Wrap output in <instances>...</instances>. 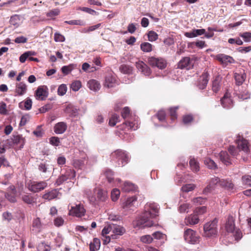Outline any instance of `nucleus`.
<instances>
[{"label":"nucleus","mask_w":251,"mask_h":251,"mask_svg":"<svg viewBox=\"0 0 251 251\" xmlns=\"http://www.w3.org/2000/svg\"><path fill=\"white\" fill-rule=\"evenodd\" d=\"M116 84V79L112 75H108L105 77L104 86L107 88L114 87Z\"/></svg>","instance_id":"30"},{"label":"nucleus","mask_w":251,"mask_h":251,"mask_svg":"<svg viewBox=\"0 0 251 251\" xmlns=\"http://www.w3.org/2000/svg\"><path fill=\"white\" fill-rule=\"evenodd\" d=\"M58 191L56 189H54L45 193L43 196V198L46 200L50 201L55 198H56L58 197Z\"/></svg>","instance_id":"24"},{"label":"nucleus","mask_w":251,"mask_h":251,"mask_svg":"<svg viewBox=\"0 0 251 251\" xmlns=\"http://www.w3.org/2000/svg\"><path fill=\"white\" fill-rule=\"evenodd\" d=\"M219 157L220 160L226 165H228L231 164L230 158L226 151H221L219 153Z\"/></svg>","instance_id":"26"},{"label":"nucleus","mask_w":251,"mask_h":251,"mask_svg":"<svg viewBox=\"0 0 251 251\" xmlns=\"http://www.w3.org/2000/svg\"><path fill=\"white\" fill-rule=\"evenodd\" d=\"M66 180H72L75 178V172L71 168H67L64 174H63Z\"/></svg>","instance_id":"33"},{"label":"nucleus","mask_w":251,"mask_h":251,"mask_svg":"<svg viewBox=\"0 0 251 251\" xmlns=\"http://www.w3.org/2000/svg\"><path fill=\"white\" fill-rule=\"evenodd\" d=\"M10 23L15 26L18 27L21 23L20 16L18 15L12 16L10 18Z\"/></svg>","instance_id":"38"},{"label":"nucleus","mask_w":251,"mask_h":251,"mask_svg":"<svg viewBox=\"0 0 251 251\" xmlns=\"http://www.w3.org/2000/svg\"><path fill=\"white\" fill-rule=\"evenodd\" d=\"M49 169V165L44 163H41L39 165L38 169L40 171L46 173Z\"/></svg>","instance_id":"64"},{"label":"nucleus","mask_w":251,"mask_h":251,"mask_svg":"<svg viewBox=\"0 0 251 251\" xmlns=\"http://www.w3.org/2000/svg\"><path fill=\"white\" fill-rule=\"evenodd\" d=\"M241 91L239 92L238 95V97L242 100H246L250 98V94L246 90L242 88Z\"/></svg>","instance_id":"47"},{"label":"nucleus","mask_w":251,"mask_h":251,"mask_svg":"<svg viewBox=\"0 0 251 251\" xmlns=\"http://www.w3.org/2000/svg\"><path fill=\"white\" fill-rule=\"evenodd\" d=\"M190 166L193 172L199 170V165L195 158H191L189 161Z\"/></svg>","instance_id":"39"},{"label":"nucleus","mask_w":251,"mask_h":251,"mask_svg":"<svg viewBox=\"0 0 251 251\" xmlns=\"http://www.w3.org/2000/svg\"><path fill=\"white\" fill-rule=\"evenodd\" d=\"M206 199L201 197H199L193 199V202L196 205H200L204 203Z\"/></svg>","instance_id":"54"},{"label":"nucleus","mask_w":251,"mask_h":251,"mask_svg":"<svg viewBox=\"0 0 251 251\" xmlns=\"http://www.w3.org/2000/svg\"><path fill=\"white\" fill-rule=\"evenodd\" d=\"M220 186L229 190H232L234 188L233 184L229 179H221Z\"/></svg>","instance_id":"28"},{"label":"nucleus","mask_w":251,"mask_h":251,"mask_svg":"<svg viewBox=\"0 0 251 251\" xmlns=\"http://www.w3.org/2000/svg\"><path fill=\"white\" fill-rule=\"evenodd\" d=\"M152 236L154 239L157 240H165L166 236L165 234L162 233L160 231H156L152 234Z\"/></svg>","instance_id":"52"},{"label":"nucleus","mask_w":251,"mask_h":251,"mask_svg":"<svg viewBox=\"0 0 251 251\" xmlns=\"http://www.w3.org/2000/svg\"><path fill=\"white\" fill-rule=\"evenodd\" d=\"M204 163L210 169H214L217 168V165L215 162L210 158H206L204 161Z\"/></svg>","instance_id":"40"},{"label":"nucleus","mask_w":251,"mask_h":251,"mask_svg":"<svg viewBox=\"0 0 251 251\" xmlns=\"http://www.w3.org/2000/svg\"><path fill=\"white\" fill-rule=\"evenodd\" d=\"M86 213V210L83 204L79 203L75 206H72L69 210V214L76 217H81Z\"/></svg>","instance_id":"6"},{"label":"nucleus","mask_w":251,"mask_h":251,"mask_svg":"<svg viewBox=\"0 0 251 251\" xmlns=\"http://www.w3.org/2000/svg\"><path fill=\"white\" fill-rule=\"evenodd\" d=\"M120 195V190L117 188L113 189L111 191V197L112 201H116L118 200Z\"/></svg>","instance_id":"43"},{"label":"nucleus","mask_w":251,"mask_h":251,"mask_svg":"<svg viewBox=\"0 0 251 251\" xmlns=\"http://www.w3.org/2000/svg\"><path fill=\"white\" fill-rule=\"evenodd\" d=\"M47 185V183L45 181L40 182L32 181L28 184L27 187L29 191L34 193H37L45 189Z\"/></svg>","instance_id":"5"},{"label":"nucleus","mask_w":251,"mask_h":251,"mask_svg":"<svg viewBox=\"0 0 251 251\" xmlns=\"http://www.w3.org/2000/svg\"><path fill=\"white\" fill-rule=\"evenodd\" d=\"M136 66L137 69L144 75L149 76L151 74V70L148 66L142 61L136 62Z\"/></svg>","instance_id":"17"},{"label":"nucleus","mask_w":251,"mask_h":251,"mask_svg":"<svg viewBox=\"0 0 251 251\" xmlns=\"http://www.w3.org/2000/svg\"><path fill=\"white\" fill-rule=\"evenodd\" d=\"M111 160L114 162L117 167L123 166L126 165L129 160V156L125 151L117 150L113 152L111 154Z\"/></svg>","instance_id":"2"},{"label":"nucleus","mask_w":251,"mask_h":251,"mask_svg":"<svg viewBox=\"0 0 251 251\" xmlns=\"http://www.w3.org/2000/svg\"><path fill=\"white\" fill-rule=\"evenodd\" d=\"M221 101L222 106L225 108L228 109L233 106V101L230 98V95L228 93H226L225 94Z\"/></svg>","instance_id":"15"},{"label":"nucleus","mask_w":251,"mask_h":251,"mask_svg":"<svg viewBox=\"0 0 251 251\" xmlns=\"http://www.w3.org/2000/svg\"><path fill=\"white\" fill-rule=\"evenodd\" d=\"M121 188L124 192H130L135 191L137 189V187L135 184L131 182L126 181L121 186Z\"/></svg>","instance_id":"21"},{"label":"nucleus","mask_w":251,"mask_h":251,"mask_svg":"<svg viewBox=\"0 0 251 251\" xmlns=\"http://www.w3.org/2000/svg\"><path fill=\"white\" fill-rule=\"evenodd\" d=\"M226 229L228 232H234L235 230V225L234 221L232 216H228L226 224Z\"/></svg>","instance_id":"23"},{"label":"nucleus","mask_w":251,"mask_h":251,"mask_svg":"<svg viewBox=\"0 0 251 251\" xmlns=\"http://www.w3.org/2000/svg\"><path fill=\"white\" fill-rule=\"evenodd\" d=\"M112 225V233L111 237L113 239H117L119 238V236L124 234L126 230L123 226L116 225L111 224Z\"/></svg>","instance_id":"7"},{"label":"nucleus","mask_w":251,"mask_h":251,"mask_svg":"<svg viewBox=\"0 0 251 251\" xmlns=\"http://www.w3.org/2000/svg\"><path fill=\"white\" fill-rule=\"evenodd\" d=\"M105 175L109 182L111 183L113 181V172L110 170H107L105 172Z\"/></svg>","instance_id":"62"},{"label":"nucleus","mask_w":251,"mask_h":251,"mask_svg":"<svg viewBox=\"0 0 251 251\" xmlns=\"http://www.w3.org/2000/svg\"><path fill=\"white\" fill-rule=\"evenodd\" d=\"M67 128V124L63 122L56 124L54 126V131L56 134H60L65 132Z\"/></svg>","instance_id":"18"},{"label":"nucleus","mask_w":251,"mask_h":251,"mask_svg":"<svg viewBox=\"0 0 251 251\" xmlns=\"http://www.w3.org/2000/svg\"><path fill=\"white\" fill-rule=\"evenodd\" d=\"M137 197L134 196L128 198L126 201L123 203L122 207L126 210H131L133 207L138 206Z\"/></svg>","instance_id":"9"},{"label":"nucleus","mask_w":251,"mask_h":251,"mask_svg":"<svg viewBox=\"0 0 251 251\" xmlns=\"http://www.w3.org/2000/svg\"><path fill=\"white\" fill-rule=\"evenodd\" d=\"M64 223V219L61 217H58L54 220V224L56 226H62Z\"/></svg>","instance_id":"63"},{"label":"nucleus","mask_w":251,"mask_h":251,"mask_svg":"<svg viewBox=\"0 0 251 251\" xmlns=\"http://www.w3.org/2000/svg\"><path fill=\"white\" fill-rule=\"evenodd\" d=\"M148 40L150 42L156 41L158 37V35L154 31L151 30L148 33Z\"/></svg>","instance_id":"45"},{"label":"nucleus","mask_w":251,"mask_h":251,"mask_svg":"<svg viewBox=\"0 0 251 251\" xmlns=\"http://www.w3.org/2000/svg\"><path fill=\"white\" fill-rule=\"evenodd\" d=\"M195 188V186L193 184H188L183 185L181 187V190L183 192L188 193L189 192L193 191Z\"/></svg>","instance_id":"51"},{"label":"nucleus","mask_w":251,"mask_h":251,"mask_svg":"<svg viewBox=\"0 0 251 251\" xmlns=\"http://www.w3.org/2000/svg\"><path fill=\"white\" fill-rule=\"evenodd\" d=\"M193 66V63L190 57H185L179 61L178 67L180 69H190Z\"/></svg>","instance_id":"16"},{"label":"nucleus","mask_w":251,"mask_h":251,"mask_svg":"<svg viewBox=\"0 0 251 251\" xmlns=\"http://www.w3.org/2000/svg\"><path fill=\"white\" fill-rule=\"evenodd\" d=\"M36 55V52L35 51H26L20 56V57L19 58L20 61L21 63H23L26 61V60L27 58L28 59L29 58V57L33 56V55Z\"/></svg>","instance_id":"34"},{"label":"nucleus","mask_w":251,"mask_h":251,"mask_svg":"<svg viewBox=\"0 0 251 251\" xmlns=\"http://www.w3.org/2000/svg\"><path fill=\"white\" fill-rule=\"evenodd\" d=\"M110 232H112V225L110 224L107 226H105L101 231V235L103 237L107 235V234H109Z\"/></svg>","instance_id":"55"},{"label":"nucleus","mask_w":251,"mask_h":251,"mask_svg":"<svg viewBox=\"0 0 251 251\" xmlns=\"http://www.w3.org/2000/svg\"><path fill=\"white\" fill-rule=\"evenodd\" d=\"M42 226V224L39 218H36L33 220V230H35V231L36 232H39L41 230Z\"/></svg>","instance_id":"31"},{"label":"nucleus","mask_w":251,"mask_h":251,"mask_svg":"<svg viewBox=\"0 0 251 251\" xmlns=\"http://www.w3.org/2000/svg\"><path fill=\"white\" fill-rule=\"evenodd\" d=\"M208 75L207 72H204L200 76L198 84V87L200 89H203L206 87L209 80Z\"/></svg>","instance_id":"19"},{"label":"nucleus","mask_w":251,"mask_h":251,"mask_svg":"<svg viewBox=\"0 0 251 251\" xmlns=\"http://www.w3.org/2000/svg\"><path fill=\"white\" fill-rule=\"evenodd\" d=\"M75 65L74 64H70L68 66H64L61 68V71L62 73L67 75L69 74L74 68Z\"/></svg>","instance_id":"42"},{"label":"nucleus","mask_w":251,"mask_h":251,"mask_svg":"<svg viewBox=\"0 0 251 251\" xmlns=\"http://www.w3.org/2000/svg\"><path fill=\"white\" fill-rule=\"evenodd\" d=\"M120 117L118 115L114 114L112 115L111 118L109 119V124L110 126H114L116 124L119 122Z\"/></svg>","instance_id":"46"},{"label":"nucleus","mask_w":251,"mask_h":251,"mask_svg":"<svg viewBox=\"0 0 251 251\" xmlns=\"http://www.w3.org/2000/svg\"><path fill=\"white\" fill-rule=\"evenodd\" d=\"M184 238L187 242L195 244L199 242V237L195 231L188 228L185 230L184 232Z\"/></svg>","instance_id":"4"},{"label":"nucleus","mask_w":251,"mask_h":251,"mask_svg":"<svg viewBox=\"0 0 251 251\" xmlns=\"http://www.w3.org/2000/svg\"><path fill=\"white\" fill-rule=\"evenodd\" d=\"M200 220L197 215L193 212V214L186 217L184 219V223L187 226H193L198 224Z\"/></svg>","instance_id":"14"},{"label":"nucleus","mask_w":251,"mask_h":251,"mask_svg":"<svg viewBox=\"0 0 251 251\" xmlns=\"http://www.w3.org/2000/svg\"><path fill=\"white\" fill-rule=\"evenodd\" d=\"M81 87V83L79 80H75L71 85V88L75 92L78 91Z\"/></svg>","instance_id":"44"},{"label":"nucleus","mask_w":251,"mask_h":251,"mask_svg":"<svg viewBox=\"0 0 251 251\" xmlns=\"http://www.w3.org/2000/svg\"><path fill=\"white\" fill-rule=\"evenodd\" d=\"M22 200L26 203L33 205L36 202V199L30 195H24L22 196Z\"/></svg>","instance_id":"32"},{"label":"nucleus","mask_w":251,"mask_h":251,"mask_svg":"<svg viewBox=\"0 0 251 251\" xmlns=\"http://www.w3.org/2000/svg\"><path fill=\"white\" fill-rule=\"evenodd\" d=\"M65 112L72 117H75L78 114L77 109L72 104H69L66 106Z\"/></svg>","instance_id":"25"},{"label":"nucleus","mask_w":251,"mask_h":251,"mask_svg":"<svg viewBox=\"0 0 251 251\" xmlns=\"http://www.w3.org/2000/svg\"><path fill=\"white\" fill-rule=\"evenodd\" d=\"M158 205L155 203H147L145 206L144 212L136 221V226L144 228L154 226L153 219L158 215Z\"/></svg>","instance_id":"1"},{"label":"nucleus","mask_w":251,"mask_h":251,"mask_svg":"<svg viewBox=\"0 0 251 251\" xmlns=\"http://www.w3.org/2000/svg\"><path fill=\"white\" fill-rule=\"evenodd\" d=\"M237 148L240 151H243L246 153H248L250 151L248 146V142L247 140L240 137L236 140Z\"/></svg>","instance_id":"12"},{"label":"nucleus","mask_w":251,"mask_h":251,"mask_svg":"<svg viewBox=\"0 0 251 251\" xmlns=\"http://www.w3.org/2000/svg\"><path fill=\"white\" fill-rule=\"evenodd\" d=\"M148 63L152 67H156L160 69H164L166 66V62L164 59L162 58L159 59L154 57L149 58Z\"/></svg>","instance_id":"10"},{"label":"nucleus","mask_w":251,"mask_h":251,"mask_svg":"<svg viewBox=\"0 0 251 251\" xmlns=\"http://www.w3.org/2000/svg\"><path fill=\"white\" fill-rule=\"evenodd\" d=\"M79 9L82 11L85 12L92 15H97L98 14V13L97 12H96L94 10H93L88 7H80Z\"/></svg>","instance_id":"59"},{"label":"nucleus","mask_w":251,"mask_h":251,"mask_svg":"<svg viewBox=\"0 0 251 251\" xmlns=\"http://www.w3.org/2000/svg\"><path fill=\"white\" fill-rule=\"evenodd\" d=\"M217 220L214 219L206 223L203 226L204 236L207 237H214L217 234Z\"/></svg>","instance_id":"3"},{"label":"nucleus","mask_w":251,"mask_h":251,"mask_svg":"<svg viewBox=\"0 0 251 251\" xmlns=\"http://www.w3.org/2000/svg\"><path fill=\"white\" fill-rule=\"evenodd\" d=\"M87 86L92 91L97 92L99 91L100 87V83L95 79H91L87 82Z\"/></svg>","instance_id":"22"},{"label":"nucleus","mask_w":251,"mask_h":251,"mask_svg":"<svg viewBox=\"0 0 251 251\" xmlns=\"http://www.w3.org/2000/svg\"><path fill=\"white\" fill-rule=\"evenodd\" d=\"M240 36L244 39L246 42H250L251 41V32H245L240 34Z\"/></svg>","instance_id":"56"},{"label":"nucleus","mask_w":251,"mask_h":251,"mask_svg":"<svg viewBox=\"0 0 251 251\" xmlns=\"http://www.w3.org/2000/svg\"><path fill=\"white\" fill-rule=\"evenodd\" d=\"M100 241L98 238H95L93 242L90 244V251H96L100 249Z\"/></svg>","instance_id":"29"},{"label":"nucleus","mask_w":251,"mask_h":251,"mask_svg":"<svg viewBox=\"0 0 251 251\" xmlns=\"http://www.w3.org/2000/svg\"><path fill=\"white\" fill-rule=\"evenodd\" d=\"M221 179L218 177L212 178L209 182L208 184L203 190L204 194H207L214 190L216 186H220Z\"/></svg>","instance_id":"8"},{"label":"nucleus","mask_w":251,"mask_h":251,"mask_svg":"<svg viewBox=\"0 0 251 251\" xmlns=\"http://www.w3.org/2000/svg\"><path fill=\"white\" fill-rule=\"evenodd\" d=\"M125 124L127 126L128 128L129 129H132V130H136L138 127V125L137 124V122H125Z\"/></svg>","instance_id":"53"},{"label":"nucleus","mask_w":251,"mask_h":251,"mask_svg":"<svg viewBox=\"0 0 251 251\" xmlns=\"http://www.w3.org/2000/svg\"><path fill=\"white\" fill-rule=\"evenodd\" d=\"M97 198L101 201H105L107 199V192L102 189H99L97 193Z\"/></svg>","instance_id":"37"},{"label":"nucleus","mask_w":251,"mask_h":251,"mask_svg":"<svg viewBox=\"0 0 251 251\" xmlns=\"http://www.w3.org/2000/svg\"><path fill=\"white\" fill-rule=\"evenodd\" d=\"M243 183L244 185L251 187V176H245L242 178Z\"/></svg>","instance_id":"58"},{"label":"nucleus","mask_w":251,"mask_h":251,"mask_svg":"<svg viewBox=\"0 0 251 251\" xmlns=\"http://www.w3.org/2000/svg\"><path fill=\"white\" fill-rule=\"evenodd\" d=\"M206 211V208L205 206H201L196 209L194 213L197 215V216L200 219L201 216L204 214Z\"/></svg>","instance_id":"49"},{"label":"nucleus","mask_w":251,"mask_h":251,"mask_svg":"<svg viewBox=\"0 0 251 251\" xmlns=\"http://www.w3.org/2000/svg\"><path fill=\"white\" fill-rule=\"evenodd\" d=\"M47 88L43 86L38 87L35 92V97L37 100H43L48 96Z\"/></svg>","instance_id":"13"},{"label":"nucleus","mask_w":251,"mask_h":251,"mask_svg":"<svg viewBox=\"0 0 251 251\" xmlns=\"http://www.w3.org/2000/svg\"><path fill=\"white\" fill-rule=\"evenodd\" d=\"M67 90V87L66 84H61L58 88L57 93L58 95L62 96H64Z\"/></svg>","instance_id":"50"},{"label":"nucleus","mask_w":251,"mask_h":251,"mask_svg":"<svg viewBox=\"0 0 251 251\" xmlns=\"http://www.w3.org/2000/svg\"><path fill=\"white\" fill-rule=\"evenodd\" d=\"M190 204L186 202H179L178 211L180 213H187L190 208Z\"/></svg>","instance_id":"35"},{"label":"nucleus","mask_w":251,"mask_h":251,"mask_svg":"<svg viewBox=\"0 0 251 251\" xmlns=\"http://www.w3.org/2000/svg\"><path fill=\"white\" fill-rule=\"evenodd\" d=\"M220 88V82L218 79H216L215 80L213 81L212 90L214 92L217 93V92L219 91Z\"/></svg>","instance_id":"61"},{"label":"nucleus","mask_w":251,"mask_h":251,"mask_svg":"<svg viewBox=\"0 0 251 251\" xmlns=\"http://www.w3.org/2000/svg\"><path fill=\"white\" fill-rule=\"evenodd\" d=\"M141 50L143 52H149L152 50V46L148 42H144L140 45Z\"/></svg>","instance_id":"36"},{"label":"nucleus","mask_w":251,"mask_h":251,"mask_svg":"<svg viewBox=\"0 0 251 251\" xmlns=\"http://www.w3.org/2000/svg\"><path fill=\"white\" fill-rule=\"evenodd\" d=\"M6 104L2 101L0 102V114L1 115H6L7 114Z\"/></svg>","instance_id":"60"},{"label":"nucleus","mask_w":251,"mask_h":251,"mask_svg":"<svg viewBox=\"0 0 251 251\" xmlns=\"http://www.w3.org/2000/svg\"><path fill=\"white\" fill-rule=\"evenodd\" d=\"M215 58L222 64L225 65H227L229 63L231 64L235 62L234 59L231 56L224 54H217Z\"/></svg>","instance_id":"11"},{"label":"nucleus","mask_w":251,"mask_h":251,"mask_svg":"<svg viewBox=\"0 0 251 251\" xmlns=\"http://www.w3.org/2000/svg\"><path fill=\"white\" fill-rule=\"evenodd\" d=\"M26 91L27 86L23 82H21L16 84L15 92L17 95L22 96L26 92Z\"/></svg>","instance_id":"20"},{"label":"nucleus","mask_w":251,"mask_h":251,"mask_svg":"<svg viewBox=\"0 0 251 251\" xmlns=\"http://www.w3.org/2000/svg\"><path fill=\"white\" fill-rule=\"evenodd\" d=\"M140 241L143 243L150 244L152 242L153 238L150 235H145L140 237Z\"/></svg>","instance_id":"48"},{"label":"nucleus","mask_w":251,"mask_h":251,"mask_svg":"<svg viewBox=\"0 0 251 251\" xmlns=\"http://www.w3.org/2000/svg\"><path fill=\"white\" fill-rule=\"evenodd\" d=\"M84 164V161L81 159H75L73 161V165L75 168L81 169Z\"/></svg>","instance_id":"57"},{"label":"nucleus","mask_w":251,"mask_h":251,"mask_svg":"<svg viewBox=\"0 0 251 251\" xmlns=\"http://www.w3.org/2000/svg\"><path fill=\"white\" fill-rule=\"evenodd\" d=\"M234 77L236 84L238 85H240L245 81L246 75L243 72H236L234 74Z\"/></svg>","instance_id":"27"},{"label":"nucleus","mask_w":251,"mask_h":251,"mask_svg":"<svg viewBox=\"0 0 251 251\" xmlns=\"http://www.w3.org/2000/svg\"><path fill=\"white\" fill-rule=\"evenodd\" d=\"M228 151L230 155L233 157H237L239 155V151H240L238 148H236L233 146H230L228 149Z\"/></svg>","instance_id":"41"}]
</instances>
